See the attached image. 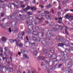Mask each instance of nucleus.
Instances as JSON below:
<instances>
[{"label": "nucleus", "instance_id": "1", "mask_svg": "<svg viewBox=\"0 0 73 73\" xmlns=\"http://www.w3.org/2000/svg\"><path fill=\"white\" fill-rule=\"evenodd\" d=\"M15 41L16 42V43L17 46H22L23 45V44L22 43L19 44V43L21 42V41H20V40L18 38L15 39Z\"/></svg>", "mask_w": 73, "mask_h": 73}, {"label": "nucleus", "instance_id": "2", "mask_svg": "<svg viewBox=\"0 0 73 73\" xmlns=\"http://www.w3.org/2000/svg\"><path fill=\"white\" fill-rule=\"evenodd\" d=\"M25 34V33L24 32H23L22 34L21 33H19L18 35V37L20 39H22V40H23V36Z\"/></svg>", "mask_w": 73, "mask_h": 73}, {"label": "nucleus", "instance_id": "3", "mask_svg": "<svg viewBox=\"0 0 73 73\" xmlns=\"http://www.w3.org/2000/svg\"><path fill=\"white\" fill-rule=\"evenodd\" d=\"M65 16L66 19H69V20L70 21H72V20H73V16H70L69 17L68 14L66 15Z\"/></svg>", "mask_w": 73, "mask_h": 73}, {"label": "nucleus", "instance_id": "4", "mask_svg": "<svg viewBox=\"0 0 73 73\" xmlns=\"http://www.w3.org/2000/svg\"><path fill=\"white\" fill-rule=\"evenodd\" d=\"M55 29H56L59 30L60 28H64V26L58 25H55Z\"/></svg>", "mask_w": 73, "mask_h": 73}, {"label": "nucleus", "instance_id": "5", "mask_svg": "<svg viewBox=\"0 0 73 73\" xmlns=\"http://www.w3.org/2000/svg\"><path fill=\"white\" fill-rule=\"evenodd\" d=\"M47 35H48V36H49V38H50V39H51L50 38V36H52V37H53L54 36V35L53 34H52V33H51V31H48L47 33Z\"/></svg>", "mask_w": 73, "mask_h": 73}, {"label": "nucleus", "instance_id": "6", "mask_svg": "<svg viewBox=\"0 0 73 73\" xmlns=\"http://www.w3.org/2000/svg\"><path fill=\"white\" fill-rule=\"evenodd\" d=\"M32 7L31 6H28L27 7L24 9L23 11L25 12H27V11H28L29 9H30Z\"/></svg>", "mask_w": 73, "mask_h": 73}, {"label": "nucleus", "instance_id": "7", "mask_svg": "<svg viewBox=\"0 0 73 73\" xmlns=\"http://www.w3.org/2000/svg\"><path fill=\"white\" fill-rule=\"evenodd\" d=\"M68 70H66V73H70V72H72V70L70 68H68Z\"/></svg>", "mask_w": 73, "mask_h": 73}, {"label": "nucleus", "instance_id": "8", "mask_svg": "<svg viewBox=\"0 0 73 73\" xmlns=\"http://www.w3.org/2000/svg\"><path fill=\"white\" fill-rule=\"evenodd\" d=\"M21 50L22 53H23V54H28V51H25L23 49H21Z\"/></svg>", "mask_w": 73, "mask_h": 73}, {"label": "nucleus", "instance_id": "9", "mask_svg": "<svg viewBox=\"0 0 73 73\" xmlns=\"http://www.w3.org/2000/svg\"><path fill=\"white\" fill-rule=\"evenodd\" d=\"M65 45V44L64 43H59L58 44V46H60L62 47V46H64Z\"/></svg>", "mask_w": 73, "mask_h": 73}, {"label": "nucleus", "instance_id": "10", "mask_svg": "<svg viewBox=\"0 0 73 73\" xmlns=\"http://www.w3.org/2000/svg\"><path fill=\"white\" fill-rule=\"evenodd\" d=\"M16 21H13L11 23V25L12 27H15V25H16Z\"/></svg>", "mask_w": 73, "mask_h": 73}, {"label": "nucleus", "instance_id": "11", "mask_svg": "<svg viewBox=\"0 0 73 73\" xmlns=\"http://www.w3.org/2000/svg\"><path fill=\"white\" fill-rule=\"evenodd\" d=\"M19 31V29L16 27H15L14 29V33H17V32H18Z\"/></svg>", "mask_w": 73, "mask_h": 73}, {"label": "nucleus", "instance_id": "12", "mask_svg": "<svg viewBox=\"0 0 73 73\" xmlns=\"http://www.w3.org/2000/svg\"><path fill=\"white\" fill-rule=\"evenodd\" d=\"M46 7L48 9L49 8H52V6L50 4H49L48 6L46 5Z\"/></svg>", "mask_w": 73, "mask_h": 73}, {"label": "nucleus", "instance_id": "13", "mask_svg": "<svg viewBox=\"0 0 73 73\" xmlns=\"http://www.w3.org/2000/svg\"><path fill=\"white\" fill-rule=\"evenodd\" d=\"M37 33V31H34L33 32V35H36L37 36H38V37H39V35L38 34H36Z\"/></svg>", "mask_w": 73, "mask_h": 73}, {"label": "nucleus", "instance_id": "14", "mask_svg": "<svg viewBox=\"0 0 73 73\" xmlns=\"http://www.w3.org/2000/svg\"><path fill=\"white\" fill-rule=\"evenodd\" d=\"M27 54H23V56L24 57H25L26 58L29 59V57H28V56L27 55Z\"/></svg>", "mask_w": 73, "mask_h": 73}, {"label": "nucleus", "instance_id": "15", "mask_svg": "<svg viewBox=\"0 0 73 73\" xmlns=\"http://www.w3.org/2000/svg\"><path fill=\"white\" fill-rule=\"evenodd\" d=\"M11 4H13V5H14V7H16L17 8H19V6H18L17 5L15 4V3H11Z\"/></svg>", "mask_w": 73, "mask_h": 73}, {"label": "nucleus", "instance_id": "16", "mask_svg": "<svg viewBox=\"0 0 73 73\" xmlns=\"http://www.w3.org/2000/svg\"><path fill=\"white\" fill-rule=\"evenodd\" d=\"M2 40L3 41H6L7 40V39H6L5 37H3L2 38Z\"/></svg>", "mask_w": 73, "mask_h": 73}, {"label": "nucleus", "instance_id": "17", "mask_svg": "<svg viewBox=\"0 0 73 73\" xmlns=\"http://www.w3.org/2000/svg\"><path fill=\"white\" fill-rule=\"evenodd\" d=\"M0 56H1L2 57L3 60H5V59H7V58H5L3 56V53L0 54Z\"/></svg>", "mask_w": 73, "mask_h": 73}, {"label": "nucleus", "instance_id": "18", "mask_svg": "<svg viewBox=\"0 0 73 73\" xmlns=\"http://www.w3.org/2000/svg\"><path fill=\"white\" fill-rule=\"evenodd\" d=\"M34 54V56H36L37 55V54L38 53H37V51H34L33 52Z\"/></svg>", "mask_w": 73, "mask_h": 73}, {"label": "nucleus", "instance_id": "19", "mask_svg": "<svg viewBox=\"0 0 73 73\" xmlns=\"http://www.w3.org/2000/svg\"><path fill=\"white\" fill-rule=\"evenodd\" d=\"M65 52L66 53H69V50L68 48H65Z\"/></svg>", "mask_w": 73, "mask_h": 73}, {"label": "nucleus", "instance_id": "20", "mask_svg": "<svg viewBox=\"0 0 73 73\" xmlns=\"http://www.w3.org/2000/svg\"><path fill=\"white\" fill-rule=\"evenodd\" d=\"M64 57L65 59H66L68 58V55L67 54H66L64 55Z\"/></svg>", "mask_w": 73, "mask_h": 73}, {"label": "nucleus", "instance_id": "21", "mask_svg": "<svg viewBox=\"0 0 73 73\" xmlns=\"http://www.w3.org/2000/svg\"><path fill=\"white\" fill-rule=\"evenodd\" d=\"M33 19H34V18L32 17H29V19L31 21H32V20H33Z\"/></svg>", "mask_w": 73, "mask_h": 73}, {"label": "nucleus", "instance_id": "22", "mask_svg": "<svg viewBox=\"0 0 73 73\" xmlns=\"http://www.w3.org/2000/svg\"><path fill=\"white\" fill-rule=\"evenodd\" d=\"M54 50H53V48H51V53H54Z\"/></svg>", "mask_w": 73, "mask_h": 73}, {"label": "nucleus", "instance_id": "23", "mask_svg": "<svg viewBox=\"0 0 73 73\" xmlns=\"http://www.w3.org/2000/svg\"><path fill=\"white\" fill-rule=\"evenodd\" d=\"M27 13L29 15H32V13H31V12L30 11L27 12Z\"/></svg>", "mask_w": 73, "mask_h": 73}, {"label": "nucleus", "instance_id": "24", "mask_svg": "<svg viewBox=\"0 0 73 73\" xmlns=\"http://www.w3.org/2000/svg\"><path fill=\"white\" fill-rule=\"evenodd\" d=\"M47 19L48 20H49L50 19V16L47 15L46 17Z\"/></svg>", "mask_w": 73, "mask_h": 73}, {"label": "nucleus", "instance_id": "25", "mask_svg": "<svg viewBox=\"0 0 73 73\" xmlns=\"http://www.w3.org/2000/svg\"><path fill=\"white\" fill-rule=\"evenodd\" d=\"M59 40L61 42H63L64 41V40L63 38H62L60 39Z\"/></svg>", "mask_w": 73, "mask_h": 73}, {"label": "nucleus", "instance_id": "26", "mask_svg": "<svg viewBox=\"0 0 73 73\" xmlns=\"http://www.w3.org/2000/svg\"><path fill=\"white\" fill-rule=\"evenodd\" d=\"M61 32L62 33H64V30L63 29V28H61Z\"/></svg>", "mask_w": 73, "mask_h": 73}, {"label": "nucleus", "instance_id": "27", "mask_svg": "<svg viewBox=\"0 0 73 73\" xmlns=\"http://www.w3.org/2000/svg\"><path fill=\"white\" fill-rule=\"evenodd\" d=\"M0 7L2 8L3 9H4V5H3V4H1L0 5Z\"/></svg>", "mask_w": 73, "mask_h": 73}, {"label": "nucleus", "instance_id": "28", "mask_svg": "<svg viewBox=\"0 0 73 73\" xmlns=\"http://www.w3.org/2000/svg\"><path fill=\"white\" fill-rule=\"evenodd\" d=\"M58 23L59 24L62 23V20H59L58 21Z\"/></svg>", "mask_w": 73, "mask_h": 73}, {"label": "nucleus", "instance_id": "29", "mask_svg": "<svg viewBox=\"0 0 73 73\" xmlns=\"http://www.w3.org/2000/svg\"><path fill=\"white\" fill-rule=\"evenodd\" d=\"M9 66L8 65H7L5 67V68L7 70H8L9 69Z\"/></svg>", "mask_w": 73, "mask_h": 73}, {"label": "nucleus", "instance_id": "30", "mask_svg": "<svg viewBox=\"0 0 73 73\" xmlns=\"http://www.w3.org/2000/svg\"><path fill=\"white\" fill-rule=\"evenodd\" d=\"M43 53H44L45 54H46L47 53V50H43Z\"/></svg>", "mask_w": 73, "mask_h": 73}, {"label": "nucleus", "instance_id": "31", "mask_svg": "<svg viewBox=\"0 0 73 73\" xmlns=\"http://www.w3.org/2000/svg\"><path fill=\"white\" fill-rule=\"evenodd\" d=\"M10 42H14V41H15L14 40H13V39H10L9 40Z\"/></svg>", "mask_w": 73, "mask_h": 73}, {"label": "nucleus", "instance_id": "32", "mask_svg": "<svg viewBox=\"0 0 73 73\" xmlns=\"http://www.w3.org/2000/svg\"><path fill=\"white\" fill-rule=\"evenodd\" d=\"M69 46L71 48H73V44H70Z\"/></svg>", "mask_w": 73, "mask_h": 73}, {"label": "nucleus", "instance_id": "33", "mask_svg": "<svg viewBox=\"0 0 73 73\" xmlns=\"http://www.w3.org/2000/svg\"><path fill=\"white\" fill-rule=\"evenodd\" d=\"M9 71L10 72H13V68H10Z\"/></svg>", "mask_w": 73, "mask_h": 73}, {"label": "nucleus", "instance_id": "34", "mask_svg": "<svg viewBox=\"0 0 73 73\" xmlns=\"http://www.w3.org/2000/svg\"><path fill=\"white\" fill-rule=\"evenodd\" d=\"M65 31L66 33L67 34V35H69V33H68L67 30L66 29H65Z\"/></svg>", "mask_w": 73, "mask_h": 73}, {"label": "nucleus", "instance_id": "35", "mask_svg": "<svg viewBox=\"0 0 73 73\" xmlns=\"http://www.w3.org/2000/svg\"><path fill=\"white\" fill-rule=\"evenodd\" d=\"M65 27V29H69V28L68 27H67L66 26H65V25H64L63 26V27Z\"/></svg>", "mask_w": 73, "mask_h": 73}, {"label": "nucleus", "instance_id": "36", "mask_svg": "<svg viewBox=\"0 0 73 73\" xmlns=\"http://www.w3.org/2000/svg\"><path fill=\"white\" fill-rule=\"evenodd\" d=\"M73 64V62H70L68 64V65H72V64Z\"/></svg>", "mask_w": 73, "mask_h": 73}, {"label": "nucleus", "instance_id": "37", "mask_svg": "<svg viewBox=\"0 0 73 73\" xmlns=\"http://www.w3.org/2000/svg\"><path fill=\"white\" fill-rule=\"evenodd\" d=\"M41 15L42 16H45L46 14H45V13H43Z\"/></svg>", "mask_w": 73, "mask_h": 73}, {"label": "nucleus", "instance_id": "38", "mask_svg": "<svg viewBox=\"0 0 73 73\" xmlns=\"http://www.w3.org/2000/svg\"><path fill=\"white\" fill-rule=\"evenodd\" d=\"M44 12H45V13H47V14H49V13H50V12L48 11H45Z\"/></svg>", "mask_w": 73, "mask_h": 73}, {"label": "nucleus", "instance_id": "39", "mask_svg": "<svg viewBox=\"0 0 73 73\" xmlns=\"http://www.w3.org/2000/svg\"><path fill=\"white\" fill-rule=\"evenodd\" d=\"M0 25L2 27V28H5V27H4V25L3 24H1Z\"/></svg>", "mask_w": 73, "mask_h": 73}, {"label": "nucleus", "instance_id": "40", "mask_svg": "<svg viewBox=\"0 0 73 73\" xmlns=\"http://www.w3.org/2000/svg\"><path fill=\"white\" fill-rule=\"evenodd\" d=\"M31 31V30H30V29H28L27 30V32L28 33H30V32Z\"/></svg>", "mask_w": 73, "mask_h": 73}, {"label": "nucleus", "instance_id": "41", "mask_svg": "<svg viewBox=\"0 0 73 73\" xmlns=\"http://www.w3.org/2000/svg\"><path fill=\"white\" fill-rule=\"evenodd\" d=\"M48 57L49 58H52V55L50 54H49L48 55Z\"/></svg>", "mask_w": 73, "mask_h": 73}, {"label": "nucleus", "instance_id": "42", "mask_svg": "<svg viewBox=\"0 0 73 73\" xmlns=\"http://www.w3.org/2000/svg\"><path fill=\"white\" fill-rule=\"evenodd\" d=\"M50 26H53L54 25V23H51L50 25Z\"/></svg>", "mask_w": 73, "mask_h": 73}, {"label": "nucleus", "instance_id": "43", "mask_svg": "<svg viewBox=\"0 0 73 73\" xmlns=\"http://www.w3.org/2000/svg\"><path fill=\"white\" fill-rule=\"evenodd\" d=\"M4 16V13H1V17H3Z\"/></svg>", "mask_w": 73, "mask_h": 73}, {"label": "nucleus", "instance_id": "44", "mask_svg": "<svg viewBox=\"0 0 73 73\" xmlns=\"http://www.w3.org/2000/svg\"><path fill=\"white\" fill-rule=\"evenodd\" d=\"M56 39L57 40H58V41H59V40H60V37H59V36H57L56 37Z\"/></svg>", "mask_w": 73, "mask_h": 73}, {"label": "nucleus", "instance_id": "45", "mask_svg": "<svg viewBox=\"0 0 73 73\" xmlns=\"http://www.w3.org/2000/svg\"><path fill=\"white\" fill-rule=\"evenodd\" d=\"M32 2L33 3H34V4H36V0H33V1Z\"/></svg>", "mask_w": 73, "mask_h": 73}, {"label": "nucleus", "instance_id": "46", "mask_svg": "<svg viewBox=\"0 0 73 73\" xmlns=\"http://www.w3.org/2000/svg\"><path fill=\"white\" fill-rule=\"evenodd\" d=\"M9 55H10V56H11V55H12V52H9Z\"/></svg>", "mask_w": 73, "mask_h": 73}, {"label": "nucleus", "instance_id": "47", "mask_svg": "<svg viewBox=\"0 0 73 73\" xmlns=\"http://www.w3.org/2000/svg\"><path fill=\"white\" fill-rule=\"evenodd\" d=\"M6 25L7 27H9V23H7L6 24Z\"/></svg>", "mask_w": 73, "mask_h": 73}, {"label": "nucleus", "instance_id": "48", "mask_svg": "<svg viewBox=\"0 0 73 73\" xmlns=\"http://www.w3.org/2000/svg\"><path fill=\"white\" fill-rule=\"evenodd\" d=\"M31 9H32V10H36V8L35 7H32L31 8Z\"/></svg>", "mask_w": 73, "mask_h": 73}, {"label": "nucleus", "instance_id": "49", "mask_svg": "<svg viewBox=\"0 0 73 73\" xmlns=\"http://www.w3.org/2000/svg\"><path fill=\"white\" fill-rule=\"evenodd\" d=\"M3 64L2 63H0V68H1L2 66H3Z\"/></svg>", "mask_w": 73, "mask_h": 73}, {"label": "nucleus", "instance_id": "50", "mask_svg": "<svg viewBox=\"0 0 73 73\" xmlns=\"http://www.w3.org/2000/svg\"><path fill=\"white\" fill-rule=\"evenodd\" d=\"M35 29H36V30H39V28H38V27H36L35 28Z\"/></svg>", "mask_w": 73, "mask_h": 73}, {"label": "nucleus", "instance_id": "51", "mask_svg": "<svg viewBox=\"0 0 73 73\" xmlns=\"http://www.w3.org/2000/svg\"><path fill=\"white\" fill-rule=\"evenodd\" d=\"M41 58L42 60H44V59H45V58L44 56H42L41 57Z\"/></svg>", "mask_w": 73, "mask_h": 73}, {"label": "nucleus", "instance_id": "52", "mask_svg": "<svg viewBox=\"0 0 73 73\" xmlns=\"http://www.w3.org/2000/svg\"><path fill=\"white\" fill-rule=\"evenodd\" d=\"M9 32L10 33H11V32H12V30H11V28H10L9 29Z\"/></svg>", "mask_w": 73, "mask_h": 73}, {"label": "nucleus", "instance_id": "53", "mask_svg": "<svg viewBox=\"0 0 73 73\" xmlns=\"http://www.w3.org/2000/svg\"><path fill=\"white\" fill-rule=\"evenodd\" d=\"M59 20H62V18L61 17H60L58 18Z\"/></svg>", "mask_w": 73, "mask_h": 73}, {"label": "nucleus", "instance_id": "54", "mask_svg": "<svg viewBox=\"0 0 73 73\" xmlns=\"http://www.w3.org/2000/svg\"><path fill=\"white\" fill-rule=\"evenodd\" d=\"M41 57L39 56L38 58V59L39 60H41Z\"/></svg>", "mask_w": 73, "mask_h": 73}, {"label": "nucleus", "instance_id": "55", "mask_svg": "<svg viewBox=\"0 0 73 73\" xmlns=\"http://www.w3.org/2000/svg\"><path fill=\"white\" fill-rule=\"evenodd\" d=\"M43 36H44V33H42V36H41V38H43Z\"/></svg>", "mask_w": 73, "mask_h": 73}, {"label": "nucleus", "instance_id": "56", "mask_svg": "<svg viewBox=\"0 0 73 73\" xmlns=\"http://www.w3.org/2000/svg\"><path fill=\"white\" fill-rule=\"evenodd\" d=\"M55 62H57V63H56V65H57V64H58V63H59V60H57L56 61H55Z\"/></svg>", "mask_w": 73, "mask_h": 73}, {"label": "nucleus", "instance_id": "57", "mask_svg": "<svg viewBox=\"0 0 73 73\" xmlns=\"http://www.w3.org/2000/svg\"><path fill=\"white\" fill-rule=\"evenodd\" d=\"M21 7L22 8H24V7H25V5H21Z\"/></svg>", "mask_w": 73, "mask_h": 73}, {"label": "nucleus", "instance_id": "58", "mask_svg": "<svg viewBox=\"0 0 73 73\" xmlns=\"http://www.w3.org/2000/svg\"><path fill=\"white\" fill-rule=\"evenodd\" d=\"M5 51H7L8 50V49H7V47H5Z\"/></svg>", "mask_w": 73, "mask_h": 73}, {"label": "nucleus", "instance_id": "59", "mask_svg": "<svg viewBox=\"0 0 73 73\" xmlns=\"http://www.w3.org/2000/svg\"><path fill=\"white\" fill-rule=\"evenodd\" d=\"M69 50L70 51H73V49H72V48H69Z\"/></svg>", "mask_w": 73, "mask_h": 73}, {"label": "nucleus", "instance_id": "60", "mask_svg": "<svg viewBox=\"0 0 73 73\" xmlns=\"http://www.w3.org/2000/svg\"><path fill=\"white\" fill-rule=\"evenodd\" d=\"M61 12L60 11H58V14L59 15V16H60V15H61Z\"/></svg>", "mask_w": 73, "mask_h": 73}, {"label": "nucleus", "instance_id": "61", "mask_svg": "<svg viewBox=\"0 0 73 73\" xmlns=\"http://www.w3.org/2000/svg\"><path fill=\"white\" fill-rule=\"evenodd\" d=\"M20 3L21 4H23V1H20Z\"/></svg>", "mask_w": 73, "mask_h": 73}, {"label": "nucleus", "instance_id": "62", "mask_svg": "<svg viewBox=\"0 0 73 73\" xmlns=\"http://www.w3.org/2000/svg\"><path fill=\"white\" fill-rule=\"evenodd\" d=\"M44 5H41L40 6V8H44Z\"/></svg>", "mask_w": 73, "mask_h": 73}, {"label": "nucleus", "instance_id": "63", "mask_svg": "<svg viewBox=\"0 0 73 73\" xmlns=\"http://www.w3.org/2000/svg\"><path fill=\"white\" fill-rule=\"evenodd\" d=\"M37 19H38V20H42V18H37Z\"/></svg>", "mask_w": 73, "mask_h": 73}, {"label": "nucleus", "instance_id": "64", "mask_svg": "<svg viewBox=\"0 0 73 73\" xmlns=\"http://www.w3.org/2000/svg\"><path fill=\"white\" fill-rule=\"evenodd\" d=\"M71 25L72 27H73V22H72Z\"/></svg>", "mask_w": 73, "mask_h": 73}]
</instances>
